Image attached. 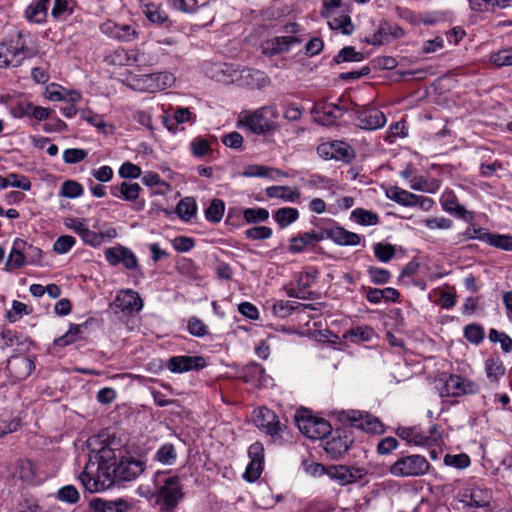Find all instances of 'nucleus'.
Masks as SVG:
<instances>
[{
  "mask_svg": "<svg viewBox=\"0 0 512 512\" xmlns=\"http://www.w3.org/2000/svg\"><path fill=\"white\" fill-rule=\"evenodd\" d=\"M137 28L136 24H119L112 20H108L100 26L103 34L122 42L136 40L139 36Z\"/></svg>",
  "mask_w": 512,
  "mask_h": 512,
  "instance_id": "obj_12",
  "label": "nucleus"
},
{
  "mask_svg": "<svg viewBox=\"0 0 512 512\" xmlns=\"http://www.w3.org/2000/svg\"><path fill=\"white\" fill-rule=\"evenodd\" d=\"M75 242L74 237L62 235L54 242L53 250L58 254H65L74 246Z\"/></svg>",
  "mask_w": 512,
  "mask_h": 512,
  "instance_id": "obj_64",
  "label": "nucleus"
},
{
  "mask_svg": "<svg viewBox=\"0 0 512 512\" xmlns=\"http://www.w3.org/2000/svg\"><path fill=\"white\" fill-rule=\"evenodd\" d=\"M352 443V438L346 433L345 430H337L335 435L326 441L325 451L332 458L337 459L343 456L349 450Z\"/></svg>",
  "mask_w": 512,
  "mask_h": 512,
  "instance_id": "obj_23",
  "label": "nucleus"
},
{
  "mask_svg": "<svg viewBox=\"0 0 512 512\" xmlns=\"http://www.w3.org/2000/svg\"><path fill=\"white\" fill-rule=\"evenodd\" d=\"M317 277V271H305L295 275L294 284L302 292L303 295L307 296V300L311 299L312 292L309 288L315 282Z\"/></svg>",
  "mask_w": 512,
  "mask_h": 512,
  "instance_id": "obj_37",
  "label": "nucleus"
},
{
  "mask_svg": "<svg viewBox=\"0 0 512 512\" xmlns=\"http://www.w3.org/2000/svg\"><path fill=\"white\" fill-rule=\"evenodd\" d=\"M187 329L191 335L196 337H204L208 334V327L197 317H191L188 320Z\"/></svg>",
  "mask_w": 512,
  "mask_h": 512,
  "instance_id": "obj_60",
  "label": "nucleus"
},
{
  "mask_svg": "<svg viewBox=\"0 0 512 512\" xmlns=\"http://www.w3.org/2000/svg\"><path fill=\"white\" fill-rule=\"evenodd\" d=\"M345 111L343 107L328 102L318 103L313 108L315 120L324 126L333 125Z\"/></svg>",
  "mask_w": 512,
  "mask_h": 512,
  "instance_id": "obj_20",
  "label": "nucleus"
},
{
  "mask_svg": "<svg viewBox=\"0 0 512 512\" xmlns=\"http://www.w3.org/2000/svg\"><path fill=\"white\" fill-rule=\"evenodd\" d=\"M65 89L58 84L51 83L45 88V97L50 101H65L67 96Z\"/></svg>",
  "mask_w": 512,
  "mask_h": 512,
  "instance_id": "obj_63",
  "label": "nucleus"
},
{
  "mask_svg": "<svg viewBox=\"0 0 512 512\" xmlns=\"http://www.w3.org/2000/svg\"><path fill=\"white\" fill-rule=\"evenodd\" d=\"M206 366L202 356H173L167 362V368L172 373H184L191 370H201Z\"/></svg>",
  "mask_w": 512,
  "mask_h": 512,
  "instance_id": "obj_17",
  "label": "nucleus"
},
{
  "mask_svg": "<svg viewBox=\"0 0 512 512\" xmlns=\"http://www.w3.org/2000/svg\"><path fill=\"white\" fill-rule=\"evenodd\" d=\"M299 218V211L294 207H282L273 213V219L280 226L286 228Z\"/></svg>",
  "mask_w": 512,
  "mask_h": 512,
  "instance_id": "obj_36",
  "label": "nucleus"
},
{
  "mask_svg": "<svg viewBox=\"0 0 512 512\" xmlns=\"http://www.w3.org/2000/svg\"><path fill=\"white\" fill-rule=\"evenodd\" d=\"M65 225L77 233L86 244L99 246L103 242L104 234H98L90 230L84 219H67Z\"/></svg>",
  "mask_w": 512,
  "mask_h": 512,
  "instance_id": "obj_25",
  "label": "nucleus"
},
{
  "mask_svg": "<svg viewBox=\"0 0 512 512\" xmlns=\"http://www.w3.org/2000/svg\"><path fill=\"white\" fill-rule=\"evenodd\" d=\"M80 332V325L72 324L65 334L54 339L53 345L57 347L70 345L78 340Z\"/></svg>",
  "mask_w": 512,
  "mask_h": 512,
  "instance_id": "obj_48",
  "label": "nucleus"
},
{
  "mask_svg": "<svg viewBox=\"0 0 512 512\" xmlns=\"http://www.w3.org/2000/svg\"><path fill=\"white\" fill-rule=\"evenodd\" d=\"M374 254L381 262H388L395 255V248L390 244L377 243L374 246Z\"/></svg>",
  "mask_w": 512,
  "mask_h": 512,
  "instance_id": "obj_62",
  "label": "nucleus"
},
{
  "mask_svg": "<svg viewBox=\"0 0 512 512\" xmlns=\"http://www.w3.org/2000/svg\"><path fill=\"white\" fill-rule=\"evenodd\" d=\"M8 368L11 372L17 369L23 370L17 377L18 379H24L29 376L32 369L34 368L33 362L26 357H17L12 361H9Z\"/></svg>",
  "mask_w": 512,
  "mask_h": 512,
  "instance_id": "obj_45",
  "label": "nucleus"
},
{
  "mask_svg": "<svg viewBox=\"0 0 512 512\" xmlns=\"http://www.w3.org/2000/svg\"><path fill=\"white\" fill-rule=\"evenodd\" d=\"M485 372L489 380L497 382L505 374V367L499 358H488L485 361Z\"/></svg>",
  "mask_w": 512,
  "mask_h": 512,
  "instance_id": "obj_41",
  "label": "nucleus"
},
{
  "mask_svg": "<svg viewBox=\"0 0 512 512\" xmlns=\"http://www.w3.org/2000/svg\"><path fill=\"white\" fill-rule=\"evenodd\" d=\"M239 378L255 386L265 385L267 382L264 368L255 362L245 365L239 372Z\"/></svg>",
  "mask_w": 512,
  "mask_h": 512,
  "instance_id": "obj_30",
  "label": "nucleus"
},
{
  "mask_svg": "<svg viewBox=\"0 0 512 512\" xmlns=\"http://www.w3.org/2000/svg\"><path fill=\"white\" fill-rule=\"evenodd\" d=\"M5 179L7 181V187H16L24 191H29L31 189V183L25 176L11 173L7 175Z\"/></svg>",
  "mask_w": 512,
  "mask_h": 512,
  "instance_id": "obj_61",
  "label": "nucleus"
},
{
  "mask_svg": "<svg viewBox=\"0 0 512 512\" xmlns=\"http://www.w3.org/2000/svg\"><path fill=\"white\" fill-rule=\"evenodd\" d=\"M197 205L193 198L186 197L177 205L176 212L183 221H189L196 214Z\"/></svg>",
  "mask_w": 512,
  "mask_h": 512,
  "instance_id": "obj_43",
  "label": "nucleus"
},
{
  "mask_svg": "<svg viewBox=\"0 0 512 512\" xmlns=\"http://www.w3.org/2000/svg\"><path fill=\"white\" fill-rule=\"evenodd\" d=\"M142 89L156 92L171 87L175 82V76L167 71L141 75L138 79Z\"/></svg>",
  "mask_w": 512,
  "mask_h": 512,
  "instance_id": "obj_16",
  "label": "nucleus"
},
{
  "mask_svg": "<svg viewBox=\"0 0 512 512\" xmlns=\"http://www.w3.org/2000/svg\"><path fill=\"white\" fill-rule=\"evenodd\" d=\"M323 231L325 232V239H330L340 246H357L361 241L357 233L350 232L339 225H334Z\"/></svg>",
  "mask_w": 512,
  "mask_h": 512,
  "instance_id": "obj_27",
  "label": "nucleus"
},
{
  "mask_svg": "<svg viewBox=\"0 0 512 512\" xmlns=\"http://www.w3.org/2000/svg\"><path fill=\"white\" fill-rule=\"evenodd\" d=\"M464 337L470 343L478 345L484 339V329L479 324H468L464 327Z\"/></svg>",
  "mask_w": 512,
  "mask_h": 512,
  "instance_id": "obj_51",
  "label": "nucleus"
},
{
  "mask_svg": "<svg viewBox=\"0 0 512 512\" xmlns=\"http://www.w3.org/2000/svg\"><path fill=\"white\" fill-rule=\"evenodd\" d=\"M317 152L325 159H335L346 163L353 159L352 149L342 141L323 143L318 146Z\"/></svg>",
  "mask_w": 512,
  "mask_h": 512,
  "instance_id": "obj_15",
  "label": "nucleus"
},
{
  "mask_svg": "<svg viewBox=\"0 0 512 512\" xmlns=\"http://www.w3.org/2000/svg\"><path fill=\"white\" fill-rule=\"evenodd\" d=\"M176 458V449L171 443L163 444L155 453V459L164 465H172Z\"/></svg>",
  "mask_w": 512,
  "mask_h": 512,
  "instance_id": "obj_44",
  "label": "nucleus"
},
{
  "mask_svg": "<svg viewBox=\"0 0 512 512\" xmlns=\"http://www.w3.org/2000/svg\"><path fill=\"white\" fill-rule=\"evenodd\" d=\"M132 49H117L109 57V63L119 66H132Z\"/></svg>",
  "mask_w": 512,
  "mask_h": 512,
  "instance_id": "obj_52",
  "label": "nucleus"
},
{
  "mask_svg": "<svg viewBox=\"0 0 512 512\" xmlns=\"http://www.w3.org/2000/svg\"><path fill=\"white\" fill-rule=\"evenodd\" d=\"M367 273L370 276L371 281L377 285L386 284L391 278V273L384 268L370 266L367 270Z\"/></svg>",
  "mask_w": 512,
  "mask_h": 512,
  "instance_id": "obj_55",
  "label": "nucleus"
},
{
  "mask_svg": "<svg viewBox=\"0 0 512 512\" xmlns=\"http://www.w3.org/2000/svg\"><path fill=\"white\" fill-rule=\"evenodd\" d=\"M482 241L487 244L502 249L504 251H512V236L506 234L484 233Z\"/></svg>",
  "mask_w": 512,
  "mask_h": 512,
  "instance_id": "obj_38",
  "label": "nucleus"
},
{
  "mask_svg": "<svg viewBox=\"0 0 512 512\" xmlns=\"http://www.w3.org/2000/svg\"><path fill=\"white\" fill-rule=\"evenodd\" d=\"M430 467V463L424 456L411 454L399 457L389 467V472L399 478L420 477L427 474Z\"/></svg>",
  "mask_w": 512,
  "mask_h": 512,
  "instance_id": "obj_4",
  "label": "nucleus"
},
{
  "mask_svg": "<svg viewBox=\"0 0 512 512\" xmlns=\"http://www.w3.org/2000/svg\"><path fill=\"white\" fill-rule=\"evenodd\" d=\"M105 258L111 266L122 264L128 270H135L138 267V260L135 254L129 248L122 245L106 249Z\"/></svg>",
  "mask_w": 512,
  "mask_h": 512,
  "instance_id": "obj_14",
  "label": "nucleus"
},
{
  "mask_svg": "<svg viewBox=\"0 0 512 512\" xmlns=\"http://www.w3.org/2000/svg\"><path fill=\"white\" fill-rule=\"evenodd\" d=\"M410 188L413 190L434 194L440 188V181L437 179H428L422 176L414 177L410 182Z\"/></svg>",
  "mask_w": 512,
  "mask_h": 512,
  "instance_id": "obj_40",
  "label": "nucleus"
},
{
  "mask_svg": "<svg viewBox=\"0 0 512 512\" xmlns=\"http://www.w3.org/2000/svg\"><path fill=\"white\" fill-rule=\"evenodd\" d=\"M299 44L300 40L295 36H278L265 41L262 51L268 56H274L289 50L292 44Z\"/></svg>",
  "mask_w": 512,
  "mask_h": 512,
  "instance_id": "obj_29",
  "label": "nucleus"
},
{
  "mask_svg": "<svg viewBox=\"0 0 512 512\" xmlns=\"http://www.w3.org/2000/svg\"><path fill=\"white\" fill-rule=\"evenodd\" d=\"M143 13L147 19L157 25H165L169 23L168 14L157 4L149 3L144 6Z\"/></svg>",
  "mask_w": 512,
  "mask_h": 512,
  "instance_id": "obj_39",
  "label": "nucleus"
},
{
  "mask_svg": "<svg viewBox=\"0 0 512 512\" xmlns=\"http://www.w3.org/2000/svg\"><path fill=\"white\" fill-rule=\"evenodd\" d=\"M255 425L263 430L267 435L275 438L280 435L281 431L285 428L278 416L268 408H259L254 416Z\"/></svg>",
  "mask_w": 512,
  "mask_h": 512,
  "instance_id": "obj_13",
  "label": "nucleus"
},
{
  "mask_svg": "<svg viewBox=\"0 0 512 512\" xmlns=\"http://www.w3.org/2000/svg\"><path fill=\"white\" fill-rule=\"evenodd\" d=\"M83 193V187L76 181L68 180L62 184L60 195L67 198H76Z\"/></svg>",
  "mask_w": 512,
  "mask_h": 512,
  "instance_id": "obj_58",
  "label": "nucleus"
},
{
  "mask_svg": "<svg viewBox=\"0 0 512 512\" xmlns=\"http://www.w3.org/2000/svg\"><path fill=\"white\" fill-rule=\"evenodd\" d=\"M351 217L360 225L374 226L380 221L377 213L363 208H356L352 211Z\"/></svg>",
  "mask_w": 512,
  "mask_h": 512,
  "instance_id": "obj_42",
  "label": "nucleus"
},
{
  "mask_svg": "<svg viewBox=\"0 0 512 512\" xmlns=\"http://www.w3.org/2000/svg\"><path fill=\"white\" fill-rule=\"evenodd\" d=\"M356 122L361 129L376 130L386 124V117L379 109L368 107L357 112Z\"/></svg>",
  "mask_w": 512,
  "mask_h": 512,
  "instance_id": "obj_19",
  "label": "nucleus"
},
{
  "mask_svg": "<svg viewBox=\"0 0 512 512\" xmlns=\"http://www.w3.org/2000/svg\"><path fill=\"white\" fill-rule=\"evenodd\" d=\"M489 61L496 67L512 66V47L491 53Z\"/></svg>",
  "mask_w": 512,
  "mask_h": 512,
  "instance_id": "obj_49",
  "label": "nucleus"
},
{
  "mask_svg": "<svg viewBox=\"0 0 512 512\" xmlns=\"http://www.w3.org/2000/svg\"><path fill=\"white\" fill-rule=\"evenodd\" d=\"M278 117V112L273 106H264L255 110L241 121L252 132L263 134L275 128L274 119Z\"/></svg>",
  "mask_w": 512,
  "mask_h": 512,
  "instance_id": "obj_5",
  "label": "nucleus"
},
{
  "mask_svg": "<svg viewBox=\"0 0 512 512\" xmlns=\"http://www.w3.org/2000/svg\"><path fill=\"white\" fill-rule=\"evenodd\" d=\"M225 205L224 202L220 199H213L205 210V217L208 221L217 223L219 222L224 215Z\"/></svg>",
  "mask_w": 512,
  "mask_h": 512,
  "instance_id": "obj_47",
  "label": "nucleus"
},
{
  "mask_svg": "<svg viewBox=\"0 0 512 512\" xmlns=\"http://www.w3.org/2000/svg\"><path fill=\"white\" fill-rule=\"evenodd\" d=\"M327 475L337 481L340 485L354 483L365 475V470L358 467L345 465L330 466L327 468Z\"/></svg>",
  "mask_w": 512,
  "mask_h": 512,
  "instance_id": "obj_18",
  "label": "nucleus"
},
{
  "mask_svg": "<svg viewBox=\"0 0 512 512\" xmlns=\"http://www.w3.org/2000/svg\"><path fill=\"white\" fill-rule=\"evenodd\" d=\"M142 188L138 183L122 182L119 186L112 187V194L115 197L134 202L133 209L141 211L145 207L144 200H138Z\"/></svg>",
  "mask_w": 512,
  "mask_h": 512,
  "instance_id": "obj_22",
  "label": "nucleus"
},
{
  "mask_svg": "<svg viewBox=\"0 0 512 512\" xmlns=\"http://www.w3.org/2000/svg\"><path fill=\"white\" fill-rule=\"evenodd\" d=\"M115 464L116 451L110 446H102L98 451H92L79 475L85 490L97 493L110 488L114 484L112 466Z\"/></svg>",
  "mask_w": 512,
  "mask_h": 512,
  "instance_id": "obj_1",
  "label": "nucleus"
},
{
  "mask_svg": "<svg viewBox=\"0 0 512 512\" xmlns=\"http://www.w3.org/2000/svg\"><path fill=\"white\" fill-rule=\"evenodd\" d=\"M79 492L73 485L61 487L57 492V499L69 504H75L79 500Z\"/></svg>",
  "mask_w": 512,
  "mask_h": 512,
  "instance_id": "obj_54",
  "label": "nucleus"
},
{
  "mask_svg": "<svg viewBox=\"0 0 512 512\" xmlns=\"http://www.w3.org/2000/svg\"><path fill=\"white\" fill-rule=\"evenodd\" d=\"M343 5L341 0H322L321 15L328 20L332 30H340L344 35H350L354 31V25L348 15L335 17L336 10Z\"/></svg>",
  "mask_w": 512,
  "mask_h": 512,
  "instance_id": "obj_6",
  "label": "nucleus"
},
{
  "mask_svg": "<svg viewBox=\"0 0 512 512\" xmlns=\"http://www.w3.org/2000/svg\"><path fill=\"white\" fill-rule=\"evenodd\" d=\"M390 24L387 22L382 23L377 31L373 34L371 38H366V42L372 45H382L385 43H389L390 40Z\"/></svg>",
  "mask_w": 512,
  "mask_h": 512,
  "instance_id": "obj_50",
  "label": "nucleus"
},
{
  "mask_svg": "<svg viewBox=\"0 0 512 512\" xmlns=\"http://www.w3.org/2000/svg\"><path fill=\"white\" fill-rule=\"evenodd\" d=\"M462 501L475 508H486L492 501V491L475 485L465 489Z\"/></svg>",
  "mask_w": 512,
  "mask_h": 512,
  "instance_id": "obj_26",
  "label": "nucleus"
},
{
  "mask_svg": "<svg viewBox=\"0 0 512 512\" xmlns=\"http://www.w3.org/2000/svg\"><path fill=\"white\" fill-rule=\"evenodd\" d=\"M325 239L324 231H309L299 233L296 236H293L289 240V252L293 254L302 253L308 247H313L316 243Z\"/></svg>",
  "mask_w": 512,
  "mask_h": 512,
  "instance_id": "obj_21",
  "label": "nucleus"
},
{
  "mask_svg": "<svg viewBox=\"0 0 512 512\" xmlns=\"http://www.w3.org/2000/svg\"><path fill=\"white\" fill-rule=\"evenodd\" d=\"M342 419L351 426L369 433L383 432V425L378 418L359 410H350L342 413Z\"/></svg>",
  "mask_w": 512,
  "mask_h": 512,
  "instance_id": "obj_9",
  "label": "nucleus"
},
{
  "mask_svg": "<svg viewBox=\"0 0 512 512\" xmlns=\"http://www.w3.org/2000/svg\"><path fill=\"white\" fill-rule=\"evenodd\" d=\"M262 464L263 460L250 459V463L248 464L243 475L244 479L248 482L256 481L261 476L263 469Z\"/></svg>",
  "mask_w": 512,
  "mask_h": 512,
  "instance_id": "obj_57",
  "label": "nucleus"
},
{
  "mask_svg": "<svg viewBox=\"0 0 512 512\" xmlns=\"http://www.w3.org/2000/svg\"><path fill=\"white\" fill-rule=\"evenodd\" d=\"M31 36L17 32L8 42H0V68L19 67L26 58H32L37 50L30 46Z\"/></svg>",
  "mask_w": 512,
  "mask_h": 512,
  "instance_id": "obj_2",
  "label": "nucleus"
},
{
  "mask_svg": "<svg viewBox=\"0 0 512 512\" xmlns=\"http://www.w3.org/2000/svg\"><path fill=\"white\" fill-rule=\"evenodd\" d=\"M297 425L300 431L310 439H322L332 431L328 421L315 416L301 417L297 419Z\"/></svg>",
  "mask_w": 512,
  "mask_h": 512,
  "instance_id": "obj_10",
  "label": "nucleus"
},
{
  "mask_svg": "<svg viewBox=\"0 0 512 512\" xmlns=\"http://www.w3.org/2000/svg\"><path fill=\"white\" fill-rule=\"evenodd\" d=\"M443 381L442 395L445 396L461 397L464 395H474L480 391V386L476 382L460 375H444Z\"/></svg>",
  "mask_w": 512,
  "mask_h": 512,
  "instance_id": "obj_8",
  "label": "nucleus"
},
{
  "mask_svg": "<svg viewBox=\"0 0 512 512\" xmlns=\"http://www.w3.org/2000/svg\"><path fill=\"white\" fill-rule=\"evenodd\" d=\"M12 477L28 486L41 483L38 466L30 459H18L12 470Z\"/></svg>",
  "mask_w": 512,
  "mask_h": 512,
  "instance_id": "obj_11",
  "label": "nucleus"
},
{
  "mask_svg": "<svg viewBox=\"0 0 512 512\" xmlns=\"http://www.w3.org/2000/svg\"><path fill=\"white\" fill-rule=\"evenodd\" d=\"M396 433L400 438L414 445H429V438H432L419 427H399Z\"/></svg>",
  "mask_w": 512,
  "mask_h": 512,
  "instance_id": "obj_33",
  "label": "nucleus"
},
{
  "mask_svg": "<svg viewBox=\"0 0 512 512\" xmlns=\"http://www.w3.org/2000/svg\"><path fill=\"white\" fill-rule=\"evenodd\" d=\"M363 59L364 55L361 52H357L352 46H346L334 57V62L337 64L342 62H360Z\"/></svg>",
  "mask_w": 512,
  "mask_h": 512,
  "instance_id": "obj_46",
  "label": "nucleus"
},
{
  "mask_svg": "<svg viewBox=\"0 0 512 512\" xmlns=\"http://www.w3.org/2000/svg\"><path fill=\"white\" fill-rule=\"evenodd\" d=\"M244 234L251 240H265L272 236V229L267 226H255L247 229Z\"/></svg>",
  "mask_w": 512,
  "mask_h": 512,
  "instance_id": "obj_59",
  "label": "nucleus"
},
{
  "mask_svg": "<svg viewBox=\"0 0 512 512\" xmlns=\"http://www.w3.org/2000/svg\"><path fill=\"white\" fill-rule=\"evenodd\" d=\"M113 305L123 313H134L142 309L143 302L136 291L127 289L118 292Z\"/></svg>",
  "mask_w": 512,
  "mask_h": 512,
  "instance_id": "obj_24",
  "label": "nucleus"
},
{
  "mask_svg": "<svg viewBox=\"0 0 512 512\" xmlns=\"http://www.w3.org/2000/svg\"><path fill=\"white\" fill-rule=\"evenodd\" d=\"M127 506L123 501H106L100 498L91 500L85 512H125Z\"/></svg>",
  "mask_w": 512,
  "mask_h": 512,
  "instance_id": "obj_34",
  "label": "nucleus"
},
{
  "mask_svg": "<svg viewBox=\"0 0 512 512\" xmlns=\"http://www.w3.org/2000/svg\"><path fill=\"white\" fill-rule=\"evenodd\" d=\"M265 193L269 198H278L284 202H298L301 192L298 188H290L288 186H270L265 189Z\"/></svg>",
  "mask_w": 512,
  "mask_h": 512,
  "instance_id": "obj_32",
  "label": "nucleus"
},
{
  "mask_svg": "<svg viewBox=\"0 0 512 512\" xmlns=\"http://www.w3.org/2000/svg\"><path fill=\"white\" fill-rule=\"evenodd\" d=\"M158 485L155 503L159 506V512H174L184 495L180 478L178 476L165 477Z\"/></svg>",
  "mask_w": 512,
  "mask_h": 512,
  "instance_id": "obj_3",
  "label": "nucleus"
},
{
  "mask_svg": "<svg viewBox=\"0 0 512 512\" xmlns=\"http://www.w3.org/2000/svg\"><path fill=\"white\" fill-rule=\"evenodd\" d=\"M243 217L248 223L265 222L269 218V212L265 208H247L243 212Z\"/></svg>",
  "mask_w": 512,
  "mask_h": 512,
  "instance_id": "obj_53",
  "label": "nucleus"
},
{
  "mask_svg": "<svg viewBox=\"0 0 512 512\" xmlns=\"http://www.w3.org/2000/svg\"><path fill=\"white\" fill-rule=\"evenodd\" d=\"M27 249H32V245L17 238L13 242L12 249L6 260V268L13 270L22 267L25 264L26 255H29Z\"/></svg>",
  "mask_w": 512,
  "mask_h": 512,
  "instance_id": "obj_28",
  "label": "nucleus"
},
{
  "mask_svg": "<svg viewBox=\"0 0 512 512\" xmlns=\"http://www.w3.org/2000/svg\"><path fill=\"white\" fill-rule=\"evenodd\" d=\"M489 340L494 343L499 342L505 353H509L512 350V339L504 332H499L494 328L491 329L489 331Z\"/></svg>",
  "mask_w": 512,
  "mask_h": 512,
  "instance_id": "obj_56",
  "label": "nucleus"
},
{
  "mask_svg": "<svg viewBox=\"0 0 512 512\" xmlns=\"http://www.w3.org/2000/svg\"><path fill=\"white\" fill-rule=\"evenodd\" d=\"M386 196L397 202L398 204L406 207L416 206V194H413L407 190L399 188L397 186H391L386 190Z\"/></svg>",
  "mask_w": 512,
  "mask_h": 512,
  "instance_id": "obj_35",
  "label": "nucleus"
},
{
  "mask_svg": "<svg viewBox=\"0 0 512 512\" xmlns=\"http://www.w3.org/2000/svg\"><path fill=\"white\" fill-rule=\"evenodd\" d=\"M145 470V463L131 455L121 456L118 461L116 455V464L112 466V473L114 482L119 481H133L140 476Z\"/></svg>",
  "mask_w": 512,
  "mask_h": 512,
  "instance_id": "obj_7",
  "label": "nucleus"
},
{
  "mask_svg": "<svg viewBox=\"0 0 512 512\" xmlns=\"http://www.w3.org/2000/svg\"><path fill=\"white\" fill-rule=\"evenodd\" d=\"M50 1L51 0H37L31 3L24 11L25 19L30 23H44L48 15Z\"/></svg>",
  "mask_w": 512,
  "mask_h": 512,
  "instance_id": "obj_31",
  "label": "nucleus"
}]
</instances>
